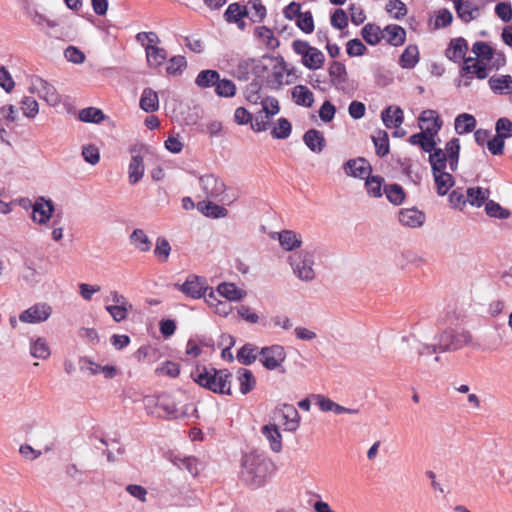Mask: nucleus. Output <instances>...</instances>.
Here are the masks:
<instances>
[{
	"instance_id": "nucleus-1",
	"label": "nucleus",
	"mask_w": 512,
	"mask_h": 512,
	"mask_svg": "<svg viewBox=\"0 0 512 512\" xmlns=\"http://www.w3.org/2000/svg\"><path fill=\"white\" fill-rule=\"evenodd\" d=\"M274 470L273 462L262 454L249 453L241 461V480L252 489L263 486Z\"/></svg>"
},
{
	"instance_id": "nucleus-2",
	"label": "nucleus",
	"mask_w": 512,
	"mask_h": 512,
	"mask_svg": "<svg viewBox=\"0 0 512 512\" xmlns=\"http://www.w3.org/2000/svg\"><path fill=\"white\" fill-rule=\"evenodd\" d=\"M194 381L201 387L214 393L231 395L232 374L228 369L217 370L214 367L198 365L191 373Z\"/></svg>"
},
{
	"instance_id": "nucleus-3",
	"label": "nucleus",
	"mask_w": 512,
	"mask_h": 512,
	"mask_svg": "<svg viewBox=\"0 0 512 512\" xmlns=\"http://www.w3.org/2000/svg\"><path fill=\"white\" fill-rule=\"evenodd\" d=\"M429 163L431 165L437 193L440 196H444L455 183L451 173L445 171L446 158L444 150L438 149L435 150L434 153H431L429 155Z\"/></svg>"
},
{
	"instance_id": "nucleus-4",
	"label": "nucleus",
	"mask_w": 512,
	"mask_h": 512,
	"mask_svg": "<svg viewBox=\"0 0 512 512\" xmlns=\"http://www.w3.org/2000/svg\"><path fill=\"white\" fill-rule=\"evenodd\" d=\"M293 273L300 280L310 282L315 278L314 254L308 250L295 252L289 257Z\"/></svg>"
},
{
	"instance_id": "nucleus-5",
	"label": "nucleus",
	"mask_w": 512,
	"mask_h": 512,
	"mask_svg": "<svg viewBox=\"0 0 512 512\" xmlns=\"http://www.w3.org/2000/svg\"><path fill=\"white\" fill-rule=\"evenodd\" d=\"M146 152L143 146H133L130 148L131 160L128 167V179L131 185L138 183L144 176V156Z\"/></svg>"
},
{
	"instance_id": "nucleus-6",
	"label": "nucleus",
	"mask_w": 512,
	"mask_h": 512,
	"mask_svg": "<svg viewBox=\"0 0 512 512\" xmlns=\"http://www.w3.org/2000/svg\"><path fill=\"white\" fill-rule=\"evenodd\" d=\"M439 343L442 345L443 351H455L464 346L472 344V335L468 331H444L439 336Z\"/></svg>"
},
{
	"instance_id": "nucleus-7",
	"label": "nucleus",
	"mask_w": 512,
	"mask_h": 512,
	"mask_svg": "<svg viewBox=\"0 0 512 512\" xmlns=\"http://www.w3.org/2000/svg\"><path fill=\"white\" fill-rule=\"evenodd\" d=\"M260 362L268 370H275L282 365L286 359V352L281 345L263 347L260 351Z\"/></svg>"
},
{
	"instance_id": "nucleus-8",
	"label": "nucleus",
	"mask_w": 512,
	"mask_h": 512,
	"mask_svg": "<svg viewBox=\"0 0 512 512\" xmlns=\"http://www.w3.org/2000/svg\"><path fill=\"white\" fill-rule=\"evenodd\" d=\"M177 286L186 296L194 299L206 298V292L209 290L205 278L197 275H189L183 284Z\"/></svg>"
},
{
	"instance_id": "nucleus-9",
	"label": "nucleus",
	"mask_w": 512,
	"mask_h": 512,
	"mask_svg": "<svg viewBox=\"0 0 512 512\" xmlns=\"http://www.w3.org/2000/svg\"><path fill=\"white\" fill-rule=\"evenodd\" d=\"M293 68L289 69L287 63L283 58L278 60L272 67L271 78L268 80V83L273 89H280L284 84H290L292 80L290 76H292Z\"/></svg>"
},
{
	"instance_id": "nucleus-10",
	"label": "nucleus",
	"mask_w": 512,
	"mask_h": 512,
	"mask_svg": "<svg viewBox=\"0 0 512 512\" xmlns=\"http://www.w3.org/2000/svg\"><path fill=\"white\" fill-rule=\"evenodd\" d=\"M437 135V128H428L425 132L421 130L420 133L413 134L409 137V143L411 145L419 146L424 152H428L429 155L434 153L436 148L435 136Z\"/></svg>"
},
{
	"instance_id": "nucleus-11",
	"label": "nucleus",
	"mask_w": 512,
	"mask_h": 512,
	"mask_svg": "<svg viewBox=\"0 0 512 512\" xmlns=\"http://www.w3.org/2000/svg\"><path fill=\"white\" fill-rule=\"evenodd\" d=\"M204 194L208 198H219L226 190L225 183L214 174H206L199 178Z\"/></svg>"
},
{
	"instance_id": "nucleus-12",
	"label": "nucleus",
	"mask_w": 512,
	"mask_h": 512,
	"mask_svg": "<svg viewBox=\"0 0 512 512\" xmlns=\"http://www.w3.org/2000/svg\"><path fill=\"white\" fill-rule=\"evenodd\" d=\"M54 212V203L51 199L39 197L33 204L32 219L38 224H46Z\"/></svg>"
},
{
	"instance_id": "nucleus-13",
	"label": "nucleus",
	"mask_w": 512,
	"mask_h": 512,
	"mask_svg": "<svg viewBox=\"0 0 512 512\" xmlns=\"http://www.w3.org/2000/svg\"><path fill=\"white\" fill-rule=\"evenodd\" d=\"M52 309L49 305L45 303H39L31 306L27 310L23 311L19 319L22 322L27 323H38L43 322L49 318L51 315Z\"/></svg>"
},
{
	"instance_id": "nucleus-14",
	"label": "nucleus",
	"mask_w": 512,
	"mask_h": 512,
	"mask_svg": "<svg viewBox=\"0 0 512 512\" xmlns=\"http://www.w3.org/2000/svg\"><path fill=\"white\" fill-rule=\"evenodd\" d=\"M343 168L348 176L360 179H366L372 170L370 163L362 157L348 160Z\"/></svg>"
},
{
	"instance_id": "nucleus-15",
	"label": "nucleus",
	"mask_w": 512,
	"mask_h": 512,
	"mask_svg": "<svg viewBox=\"0 0 512 512\" xmlns=\"http://www.w3.org/2000/svg\"><path fill=\"white\" fill-rule=\"evenodd\" d=\"M39 97L45 100L50 106H57L61 99L55 87L42 78H37L33 84Z\"/></svg>"
},
{
	"instance_id": "nucleus-16",
	"label": "nucleus",
	"mask_w": 512,
	"mask_h": 512,
	"mask_svg": "<svg viewBox=\"0 0 512 512\" xmlns=\"http://www.w3.org/2000/svg\"><path fill=\"white\" fill-rule=\"evenodd\" d=\"M454 6L458 17L466 23L476 19L480 14L478 6L470 0H456Z\"/></svg>"
},
{
	"instance_id": "nucleus-17",
	"label": "nucleus",
	"mask_w": 512,
	"mask_h": 512,
	"mask_svg": "<svg viewBox=\"0 0 512 512\" xmlns=\"http://www.w3.org/2000/svg\"><path fill=\"white\" fill-rule=\"evenodd\" d=\"M285 430L295 432L300 425V415L297 409L290 404H284L280 409Z\"/></svg>"
},
{
	"instance_id": "nucleus-18",
	"label": "nucleus",
	"mask_w": 512,
	"mask_h": 512,
	"mask_svg": "<svg viewBox=\"0 0 512 512\" xmlns=\"http://www.w3.org/2000/svg\"><path fill=\"white\" fill-rule=\"evenodd\" d=\"M399 221L405 226L418 228L423 225L425 215L416 208L401 209L399 212Z\"/></svg>"
},
{
	"instance_id": "nucleus-19",
	"label": "nucleus",
	"mask_w": 512,
	"mask_h": 512,
	"mask_svg": "<svg viewBox=\"0 0 512 512\" xmlns=\"http://www.w3.org/2000/svg\"><path fill=\"white\" fill-rule=\"evenodd\" d=\"M459 153L460 141L458 138H452L446 143L444 151L446 166L448 165L452 172L456 171L458 168Z\"/></svg>"
},
{
	"instance_id": "nucleus-20",
	"label": "nucleus",
	"mask_w": 512,
	"mask_h": 512,
	"mask_svg": "<svg viewBox=\"0 0 512 512\" xmlns=\"http://www.w3.org/2000/svg\"><path fill=\"white\" fill-rule=\"evenodd\" d=\"M382 37L392 46H400L405 42L406 31L399 25L390 24L382 31Z\"/></svg>"
},
{
	"instance_id": "nucleus-21",
	"label": "nucleus",
	"mask_w": 512,
	"mask_h": 512,
	"mask_svg": "<svg viewBox=\"0 0 512 512\" xmlns=\"http://www.w3.org/2000/svg\"><path fill=\"white\" fill-rule=\"evenodd\" d=\"M488 83L490 89L496 94H512V77L510 75L492 76Z\"/></svg>"
},
{
	"instance_id": "nucleus-22",
	"label": "nucleus",
	"mask_w": 512,
	"mask_h": 512,
	"mask_svg": "<svg viewBox=\"0 0 512 512\" xmlns=\"http://www.w3.org/2000/svg\"><path fill=\"white\" fill-rule=\"evenodd\" d=\"M306 146L315 153H320L325 147V138L319 130L309 129L303 136Z\"/></svg>"
},
{
	"instance_id": "nucleus-23",
	"label": "nucleus",
	"mask_w": 512,
	"mask_h": 512,
	"mask_svg": "<svg viewBox=\"0 0 512 512\" xmlns=\"http://www.w3.org/2000/svg\"><path fill=\"white\" fill-rule=\"evenodd\" d=\"M381 118L387 128H398L404 120L402 109L400 107L393 108L392 106L382 111Z\"/></svg>"
},
{
	"instance_id": "nucleus-24",
	"label": "nucleus",
	"mask_w": 512,
	"mask_h": 512,
	"mask_svg": "<svg viewBox=\"0 0 512 512\" xmlns=\"http://www.w3.org/2000/svg\"><path fill=\"white\" fill-rule=\"evenodd\" d=\"M418 121H419V127L423 132L426 131L427 127L428 128L434 127V128H437V133H438L443 124V121L441 120V118L439 117L437 112L435 110H431V109L424 110L420 114Z\"/></svg>"
},
{
	"instance_id": "nucleus-25",
	"label": "nucleus",
	"mask_w": 512,
	"mask_h": 512,
	"mask_svg": "<svg viewBox=\"0 0 512 512\" xmlns=\"http://www.w3.org/2000/svg\"><path fill=\"white\" fill-rule=\"evenodd\" d=\"M261 432L269 441L270 448L273 452L278 453L282 450V436L275 424L264 425Z\"/></svg>"
},
{
	"instance_id": "nucleus-26",
	"label": "nucleus",
	"mask_w": 512,
	"mask_h": 512,
	"mask_svg": "<svg viewBox=\"0 0 512 512\" xmlns=\"http://www.w3.org/2000/svg\"><path fill=\"white\" fill-rule=\"evenodd\" d=\"M329 76L331 83L336 88H341L347 81V70L343 63L338 61H332L329 69Z\"/></svg>"
},
{
	"instance_id": "nucleus-27",
	"label": "nucleus",
	"mask_w": 512,
	"mask_h": 512,
	"mask_svg": "<svg viewBox=\"0 0 512 512\" xmlns=\"http://www.w3.org/2000/svg\"><path fill=\"white\" fill-rule=\"evenodd\" d=\"M468 50L467 41L462 38H456L451 40L450 47L446 50V55L450 60L459 62L464 58Z\"/></svg>"
},
{
	"instance_id": "nucleus-28",
	"label": "nucleus",
	"mask_w": 512,
	"mask_h": 512,
	"mask_svg": "<svg viewBox=\"0 0 512 512\" xmlns=\"http://www.w3.org/2000/svg\"><path fill=\"white\" fill-rule=\"evenodd\" d=\"M292 99L294 102L303 107H311L314 103V94L304 85H296L292 89Z\"/></svg>"
},
{
	"instance_id": "nucleus-29",
	"label": "nucleus",
	"mask_w": 512,
	"mask_h": 512,
	"mask_svg": "<svg viewBox=\"0 0 512 512\" xmlns=\"http://www.w3.org/2000/svg\"><path fill=\"white\" fill-rule=\"evenodd\" d=\"M140 108L145 112H155L159 109L158 94L151 88H145L140 98Z\"/></svg>"
},
{
	"instance_id": "nucleus-30",
	"label": "nucleus",
	"mask_w": 512,
	"mask_h": 512,
	"mask_svg": "<svg viewBox=\"0 0 512 512\" xmlns=\"http://www.w3.org/2000/svg\"><path fill=\"white\" fill-rule=\"evenodd\" d=\"M237 379L240 385V392L243 395L251 392L256 386V379L251 370L239 368L237 371Z\"/></svg>"
},
{
	"instance_id": "nucleus-31",
	"label": "nucleus",
	"mask_w": 512,
	"mask_h": 512,
	"mask_svg": "<svg viewBox=\"0 0 512 512\" xmlns=\"http://www.w3.org/2000/svg\"><path fill=\"white\" fill-rule=\"evenodd\" d=\"M197 208L207 217L223 218L228 215V210L225 207L215 204L213 202H198Z\"/></svg>"
},
{
	"instance_id": "nucleus-32",
	"label": "nucleus",
	"mask_w": 512,
	"mask_h": 512,
	"mask_svg": "<svg viewBox=\"0 0 512 512\" xmlns=\"http://www.w3.org/2000/svg\"><path fill=\"white\" fill-rule=\"evenodd\" d=\"M146 57L148 64L151 67H159L167 58V52L163 48H159L156 45L145 46Z\"/></svg>"
},
{
	"instance_id": "nucleus-33",
	"label": "nucleus",
	"mask_w": 512,
	"mask_h": 512,
	"mask_svg": "<svg viewBox=\"0 0 512 512\" xmlns=\"http://www.w3.org/2000/svg\"><path fill=\"white\" fill-rule=\"evenodd\" d=\"M476 127V119L468 113L459 114L455 118V130L459 135L470 133Z\"/></svg>"
},
{
	"instance_id": "nucleus-34",
	"label": "nucleus",
	"mask_w": 512,
	"mask_h": 512,
	"mask_svg": "<svg viewBox=\"0 0 512 512\" xmlns=\"http://www.w3.org/2000/svg\"><path fill=\"white\" fill-rule=\"evenodd\" d=\"M258 357L260 358L258 347L250 343L242 346L237 353V359L243 365H251Z\"/></svg>"
},
{
	"instance_id": "nucleus-35",
	"label": "nucleus",
	"mask_w": 512,
	"mask_h": 512,
	"mask_svg": "<svg viewBox=\"0 0 512 512\" xmlns=\"http://www.w3.org/2000/svg\"><path fill=\"white\" fill-rule=\"evenodd\" d=\"M324 61L325 56L323 52L315 47H312L309 53H307V55H304V58L302 59L303 65L310 70H316L321 68Z\"/></svg>"
},
{
	"instance_id": "nucleus-36",
	"label": "nucleus",
	"mask_w": 512,
	"mask_h": 512,
	"mask_svg": "<svg viewBox=\"0 0 512 512\" xmlns=\"http://www.w3.org/2000/svg\"><path fill=\"white\" fill-rule=\"evenodd\" d=\"M279 242L283 249L291 251L301 246V236L291 230H284L279 233Z\"/></svg>"
},
{
	"instance_id": "nucleus-37",
	"label": "nucleus",
	"mask_w": 512,
	"mask_h": 512,
	"mask_svg": "<svg viewBox=\"0 0 512 512\" xmlns=\"http://www.w3.org/2000/svg\"><path fill=\"white\" fill-rule=\"evenodd\" d=\"M218 293L231 301L241 300L246 292L242 289H239L234 283H222L218 286Z\"/></svg>"
},
{
	"instance_id": "nucleus-38",
	"label": "nucleus",
	"mask_w": 512,
	"mask_h": 512,
	"mask_svg": "<svg viewBox=\"0 0 512 512\" xmlns=\"http://www.w3.org/2000/svg\"><path fill=\"white\" fill-rule=\"evenodd\" d=\"M249 15L248 7L241 6L239 3H231L225 13L224 18L228 23L239 22L240 19Z\"/></svg>"
},
{
	"instance_id": "nucleus-39",
	"label": "nucleus",
	"mask_w": 512,
	"mask_h": 512,
	"mask_svg": "<svg viewBox=\"0 0 512 512\" xmlns=\"http://www.w3.org/2000/svg\"><path fill=\"white\" fill-rule=\"evenodd\" d=\"M220 74L216 70H202L195 79V83L200 88L215 87Z\"/></svg>"
},
{
	"instance_id": "nucleus-40",
	"label": "nucleus",
	"mask_w": 512,
	"mask_h": 512,
	"mask_svg": "<svg viewBox=\"0 0 512 512\" xmlns=\"http://www.w3.org/2000/svg\"><path fill=\"white\" fill-rule=\"evenodd\" d=\"M419 61V51L416 45H409L403 51L400 57V65L402 68L412 69Z\"/></svg>"
},
{
	"instance_id": "nucleus-41",
	"label": "nucleus",
	"mask_w": 512,
	"mask_h": 512,
	"mask_svg": "<svg viewBox=\"0 0 512 512\" xmlns=\"http://www.w3.org/2000/svg\"><path fill=\"white\" fill-rule=\"evenodd\" d=\"M78 118L85 123L98 124L105 120L106 116L103 111L96 107H87L79 111Z\"/></svg>"
},
{
	"instance_id": "nucleus-42",
	"label": "nucleus",
	"mask_w": 512,
	"mask_h": 512,
	"mask_svg": "<svg viewBox=\"0 0 512 512\" xmlns=\"http://www.w3.org/2000/svg\"><path fill=\"white\" fill-rule=\"evenodd\" d=\"M384 193L388 201L394 205L402 204L406 196L402 186L397 183L385 185Z\"/></svg>"
},
{
	"instance_id": "nucleus-43",
	"label": "nucleus",
	"mask_w": 512,
	"mask_h": 512,
	"mask_svg": "<svg viewBox=\"0 0 512 512\" xmlns=\"http://www.w3.org/2000/svg\"><path fill=\"white\" fill-rule=\"evenodd\" d=\"M375 145L376 154L379 157H384L389 153L390 145L388 134L384 130H378L375 136H372Z\"/></svg>"
},
{
	"instance_id": "nucleus-44",
	"label": "nucleus",
	"mask_w": 512,
	"mask_h": 512,
	"mask_svg": "<svg viewBox=\"0 0 512 512\" xmlns=\"http://www.w3.org/2000/svg\"><path fill=\"white\" fill-rule=\"evenodd\" d=\"M255 35L265 43L267 49L275 50L280 44L273 31L266 26L257 27Z\"/></svg>"
},
{
	"instance_id": "nucleus-45",
	"label": "nucleus",
	"mask_w": 512,
	"mask_h": 512,
	"mask_svg": "<svg viewBox=\"0 0 512 512\" xmlns=\"http://www.w3.org/2000/svg\"><path fill=\"white\" fill-rule=\"evenodd\" d=\"M490 192L488 189H482L481 187L468 188L467 189V201L476 207L482 206L488 199Z\"/></svg>"
},
{
	"instance_id": "nucleus-46",
	"label": "nucleus",
	"mask_w": 512,
	"mask_h": 512,
	"mask_svg": "<svg viewBox=\"0 0 512 512\" xmlns=\"http://www.w3.org/2000/svg\"><path fill=\"white\" fill-rule=\"evenodd\" d=\"M361 35L368 44L376 45L381 41L382 31L379 26L368 23L362 28Z\"/></svg>"
},
{
	"instance_id": "nucleus-47",
	"label": "nucleus",
	"mask_w": 512,
	"mask_h": 512,
	"mask_svg": "<svg viewBox=\"0 0 512 512\" xmlns=\"http://www.w3.org/2000/svg\"><path fill=\"white\" fill-rule=\"evenodd\" d=\"M131 243L140 251L147 252L151 248V241L142 229H135L130 235Z\"/></svg>"
},
{
	"instance_id": "nucleus-48",
	"label": "nucleus",
	"mask_w": 512,
	"mask_h": 512,
	"mask_svg": "<svg viewBox=\"0 0 512 512\" xmlns=\"http://www.w3.org/2000/svg\"><path fill=\"white\" fill-rule=\"evenodd\" d=\"M157 407L163 411L164 414L162 416L167 419H176L179 417L176 404L166 397L158 399Z\"/></svg>"
},
{
	"instance_id": "nucleus-49",
	"label": "nucleus",
	"mask_w": 512,
	"mask_h": 512,
	"mask_svg": "<svg viewBox=\"0 0 512 512\" xmlns=\"http://www.w3.org/2000/svg\"><path fill=\"white\" fill-rule=\"evenodd\" d=\"M215 92L220 97H233L236 93V86L229 79H218L215 85Z\"/></svg>"
},
{
	"instance_id": "nucleus-50",
	"label": "nucleus",
	"mask_w": 512,
	"mask_h": 512,
	"mask_svg": "<svg viewBox=\"0 0 512 512\" xmlns=\"http://www.w3.org/2000/svg\"><path fill=\"white\" fill-rule=\"evenodd\" d=\"M384 182L383 177L381 176H371L366 178L365 186L367 192L372 197H381L382 196V184Z\"/></svg>"
},
{
	"instance_id": "nucleus-51",
	"label": "nucleus",
	"mask_w": 512,
	"mask_h": 512,
	"mask_svg": "<svg viewBox=\"0 0 512 512\" xmlns=\"http://www.w3.org/2000/svg\"><path fill=\"white\" fill-rule=\"evenodd\" d=\"M291 130V123L286 118H280L277 126L271 131V135L275 139H286L290 136Z\"/></svg>"
},
{
	"instance_id": "nucleus-52",
	"label": "nucleus",
	"mask_w": 512,
	"mask_h": 512,
	"mask_svg": "<svg viewBox=\"0 0 512 512\" xmlns=\"http://www.w3.org/2000/svg\"><path fill=\"white\" fill-rule=\"evenodd\" d=\"M262 89V80L254 79L249 83L245 90V97L250 103L256 104L260 100V91Z\"/></svg>"
},
{
	"instance_id": "nucleus-53",
	"label": "nucleus",
	"mask_w": 512,
	"mask_h": 512,
	"mask_svg": "<svg viewBox=\"0 0 512 512\" xmlns=\"http://www.w3.org/2000/svg\"><path fill=\"white\" fill-rule=\"evenodd\" d=\"M31 355L35 358L46 359L50 356V349L45 339L38 338L31 345Z\"/></svg>"
},
{
	"instance_id": "nucleus-54",
	"label": "nucleus",
	"mask_w": 512,
	"mask_h": 512,
	"mask_svg": "<svg viewBox=\"0 0 512 512\" xmlns=\"http://www.w3.org/2000/svg\"><path fill=\"white\" fill-rule=\"evenodd\" d=\"M485 211L487 215L490 217H495L499 219H506L510 216V212L507 209H504L500 206L499 203L489 200L485 204Z\"/></svg>"
},
{
	"instance_id": "nucleus-55",
	"label": "nucleus",
	"mask_w": 512,
	"mask_h": 512,
	"mask_svg": "<svg viewBox=\"0 0 512 512\" xmlns=\"http://www.w3.org/2000/svg\"><path fill=\"white\" fill-rule=\"evenodd\" d=\"M473 53L482 60L490 61L493 58L494 50L486 42L478 41L473 44Z\"/></svg>"
},
{
	"instance_id": "nucleus-56",
	"label": "nucleus",
	"mask_w": 512,
	"mask_h": 512,
	"mask_svg": "<svg viewBox=\"0 0 512 512\" xmlns=\"http://www.w3.org/2000/svg\"><path fill=\"white\" fill-rule=\"evenodd\" d=\"M132 308V306L122 305H107L105 307L106 311L111 315L115 322L124 321L128 316V312L132 310Z\"/></svg>"
},
{
	"instance_id": "nucleus-57",
	"label": "nucleus",
	"mask_w": 512,
	"mask_h": 512,
	"mask_svg": "<svg viewBox=\"0 0 512 512\" xmlns=\"http://www.w3.org/2000/svg\"><path fill=\"white\" fill-rule=\"evenodd\" d=\"M496 135L502 139L512 136V121L506 117L499 118L495 124Z\"/></svg>"
},
{
	"instance_id": "nucleus-58",
	"label": "nucleus",
	"mask_w": 512,
	"mask_h": 512,
	"mask_svg": "<svg viewBox=\"0 0 512 512\" xmlns=\"http://www.w3.org/2000/svg\"><path fill=\"white\" fill-rule=\"evenodd\" d=\"M253 63V58H249L239 62L234 71L235 77H237L239 80H248L250 73H252Z\"/></svg>"
},
{
	"instance_id": "nucleus-59",
	"label": "nucleus",
	"mask_w": 512,
	"mask_h": 512,
	"mask_svg": "<svg viewBox=\"0 0 512 512\" xmlns=\"http://www.w3.org/2000/svg\"><path fill=\"white\" fill-rule=\"evenodd\" d=\"M170 252H171V246H170L169 242L163 237L157 238L154 253L159 258V261L160 262L167 261L169 255H170Z\"/></svg>"
},
{
	"instance_id": "nucleus-60",
	"label": "nucleus",
	"mask_w": 512,
	"mask_h": 512,
	"mask_svg": "<svg viewBox=\"0 0 512 512\" xmlns=\"http://www.w3.org/2000/svg\"><path fill=\"white\" fill-rule=\"evenodd\" d=\"M296 24L304 33L310 34L314 30L313 16L310 11L303 12L296 20Z\"/></svg>"
},
{
	"instance_id": "nucleus-61",
	"label": "nucleus",
	"mask_w": 512,
	"mask_h": 512,
	"mask_svg": "<svg viewBox=\"0 0 512 512\" xmlns=\"http://www.w3.org/2000/svg\"><path fill=\"white\" fill-rule=\"evenodd\" d=\"M463 71L475 75L478 79H485L488 76L486 64L476 61L471 65H463Z\"/></svg>"
},
{
	"instance_id": "nucleus-62",
	"label": "nucleus",
	"mask_w": 512,
	"mask_h": 512,
	"mask_svg": "<svg viewBox=\"0 0 512 512\" xmlns=\"http://www.w3.org/2000/svg\"><path fill=\"white\" fill-rule=\"evenodd\" d=\"M394 10H396L393 15L395 19L403 18L408 12L406 5L401 0H389L386 4V11L392 13Z\"/></svg>"
},
{
	"instance_id": "nucleus-63",
	"label": "nucleus",
	"mask_w": 512,
	"mask_h": 512,
	"mask_svg": "<svg viewBox=\"0 0 512 512\" xmlns=\"http://www.w3.org/2000/svg\"><path fill=\"white\" fill-rule=\"evenodd\" d=\"M265 117L270 119L271 116L277 114L280 110L279 102L275 97H266L261 101Z\"/></svg>"
},
{
	"instance_id": "nucleus-64",
	"label": "nucleus",
	"mask_w": 512,
	"mask_h": 512,
	"mask_svg": "<svg viewBox=\"0 0 512 512\" xmlns=\"http://www.w3.org/2000/svg\"><path fill=\"white\" fill-rule=\"evenodd\" d=\"M23 114L28 118H34L39 112V105L32 97H25L22 102Z\"/></svg>"
}]
</instances>
